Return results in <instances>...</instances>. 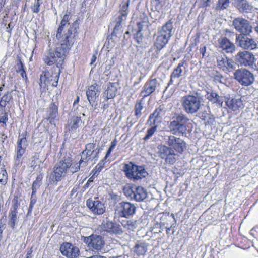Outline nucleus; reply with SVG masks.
I'll use <instances>...</instances> for the list:
<instances>
[{
    "instance_id": "40",
    "label": "nucleus",
    "mask_w": 258,
    "mask_h": 258,
    "mask_svg": "<svg viewBox=\"0 0 258 258\" xmlns=\"http://www.w3.org/2000/svg\"><path fill=\"white\" fill-rule=\"evenodd\" d=\"M158 125L159 124H153V125L151 126V128L147 130V134L143 138L144 140L147 141L149 140L151 136H153V135L157 131Z\"/></svg>"
},
{
    "instance_id": "61",
    "label": "nucleus",
    "mask_w": 258,
    "mask_h": 258,
    "mask_svg": "<svg viewBox=\"0 0 258 258\" xmlns=\"http://www.w3.org/2000/svg\"><path fill=\"white\" fill-rule=\"evenodd\" d=\"M200 53L202 54V56L204 57L205 56V53L206 51V46H204V47L201 48L200 49Z\"/></svg>"
},
{
    "instance_id": "35",
    "label": "nucleus",
    "mask_w": 258,
    "mask_h": 258,
    "mask_svg": "<svg viewBox=\"0 0 258 258\" xmlns=\"http://www.w3.org/2000/svg\"><path fill=\"white\" fill-rule=\"evenodd\" d=\"M199 117L204 121L205 124H213L215 122L214 116L206 112L199 113Z\"/></svg>"
},
{
    "instance_id": "27",
    "label": "nucleus",
    "mask_w": 258,
    "mask_h": 258,
    "mask_svg": "<svg viewBox=\"0 0 258 258\" xmlns=\"http://www.w3.org/2000/svg\"><path fill=\"white\" fill-rule=\"evenodd\" d=\"M58 106L57 102H52L47 109V119L52 124L55 125L58 119Z\"/></svg>"
},
{
    "instance_id": "53",
    "label": "nucleus",
    "mask_w": 258,
    "mask_h": 258,
    "mask_svg": "<svg viewBox=\"0 0 258 258\" xmlns=\"http://www.w3.org/2000/svg\"><path fill=\"white\" fill-rule=\"evenodd\" d=\"M40 182H38L36 180H35L33 183V184H32V196H33L36 193V190L37 189H38L40 187Z\"/></svg>"
},
{
    "instance_id": "56",
    "label": "nucleus",
    "mask_w": 258,
    "mask_h": 258,
    "mask_svg": "<svg viewBox=\"0 0 258 258\" xmlns=\"http://www.w3.org/2000/svg\"><path fill=\"white\" fill-rule=\"evenodd\" d=\"M111 68V66L106 67L105 70L104 72V74L106 76V80H108L109 78V76L111 73L110 69Z\"/></svg>"
},
{
    "instance_id": "49",
    "label": "nucleus",
    "mask_w": 258,
    "mask_h": 258,
    "mask_svg": "<svg viewBox=\"0 0 258 258\" xmlns=\"http://www.w3.org/2000/svg\"><path fill=\"white\" fill-rule=\"evenodd\" d=\"M6 215H4L0 219V234H2L3 230L6 228Z\"/></svg>"
},
{
    "instance_id": "60",
    "label": "nucleus",
    "mask_w": 258,
    "mask_h": 258,
    "mask_svg": "<svg viewBox=\"0 0 258 258\" xmlns=\"http://www.w3.org/2000/svg\"><path fill=\"white\" fill-rule=\"evenodd\" d=\"M12 24L13 23L12 22L9 23L8 27L6 28V31L8 32L9 33H10V34L11 33L12 29L13 28V25H12Z\"/></svg>"
},
{
    "instance_id": "62",
    "label": "nucleus",
    "mask_w": 258,
    "mask_h": 258,
    "mask_svg": "<svg viewBox=\"0 0 258 258\" xmlns=\"http://www.w3.org/2000/svg\"><path fill=\"white\" fill-rule=\"evenodd\" d=\"M211 0H203V7H207L210 6V2Z\"/></svg>"
},
{
    "instance_id": "48",
    "label": "nucleus",
    "mask_w": 258,
    "mask_h": 258,
    "mask_svg": "<svg viewBox=\"0 0 258 258\" xmlns=\"http://www.w3.org/2000/svg\"><path fill=\"white\" fill-rule=\"evenodd\" d=\"M19 206L20 204L18 203V200L16 199H14L12 200V206L10 209L9 212L17 213V209Z\"/></svg>"
},
{
    "instance_id": "21",
    "label": "nucleus",
    "mask_w": 258,
    "mask_h": 258,
    "mask_svg": "<svg viewBox=\"0 0 258 258\" xmlns=\"http://www.w3.org/2000/svg\"><path fill=\"white\" fill-rule=\"evenodd\" d=\"M60 251L63 255L68 258H76L80 255L78 247L69 242L63 243L60 245Z\"/></svg>"
},
{
    "instance_id": "44",
    "label": "nucleus",
    "mask_w": 258,
    "mask_h": 258,
    "mask_svg": "<svg viewBox=\"0 0 258 258\" xmlns=\"http://www.w3.org/2000/svg\"><path fill=\"white\" fill-rule=\"evenodd\" d=\"M18 146H17V149H24V150H25L26 147L27 146V140L26 138H19L18 140Z\"/></svg>"
},
{
    "instance_id": "29",
    "label": "nucleus",
    "mask_w": 258,
    "mask_h": 258,
    "mask_svg": "<svg viewBox=\"0 0 258 258\" xmlns=\"http://www.w3.org/2000/svg\"><path fill=\"white\" fill-rule=\"evenodd\" d=\"M72 15L71 13L68 10L66 11V14L63 16L60 24L57 29V33H56V38L57 39H62L64 35L67 33L66 32L64 34H62V32L64 29V28L68 25H70V23L69 21L71 19Z\"/></svg>"
},
{
    "instance_id": "38",
    "label": "nucleus",
    "mask_w": 258,
    "mask_h": 258,
    "mask_svg": "<svg viewBox=\"0 0 258 258\" xmlns=\"http://www.w3.org/2000/svg\"><path fill=\"white\" fill-rule=\"evenodd\" d=\"M18 223L17 213L9 212L8 214V225L13 229L15 228V226Z\"/></svg>"
},
{
    "instance_id": "25",
    "label": "nucleus",
    "mask_w": 258,
    "mask_h": 258,
    "mask_svg": "<svg viewBox=\"0 0 258 258\" xmlns=\"http://www.w3.org/2000/svg\"><path fill=\"white\" fill-rule=\"evenodd\" d=\"M234 6L242 13H254L257 9L246 0H234Z\"/></svg>"
},
{
    "instance_id": "7",
    "label": "nucleus",
    "mask_w": 258,
    "mask_h": 258,
    "mask_svg": "<svg viewBox=\"0 0 258 258\" xmlns=\"http://www.w3.org/2000/svg\"><path fill=\"white\" fill-rule=\"evenodd\" d=\"M173 22L169 20L158 30V36L155 42V46L158 51L168 43L173 35Z\"/></svg>"
},
{
    "instance_id": "43",
    "label": "nucleus",
    "mask_w": 258,
    "mask_h": 258,
    "mask_svg": "<svg viewBox=\"0 0 258 258\" xmlns=\"http://www.w3.org/2000/svg\"><path fill=\"white\" fill-rule=\"evenodd\" d=\"M25 152L24 149L17 150L16 156L15 157V164L19 165L22 163V157Z\"/></svg>"
},
{
    "instance_id": "42",
    "label": "nucleus",
    "mask_w": 258,
    "mask_h": 258,
    "mask_svg": "<svg viewBox=\"0 0 258 258\" xmlns=\"http://www.w3.org/2000/svg\"><path fill=\"white\" fill-rule=\"evenodd\" d=\"M143 109V106L142 104V101L136 103L135 106L134 110L135 112V116L137 118H139L141 115V111Z\"/></svg>"
},
{
    "instance_id": "9",
    "label": "nucleus",
    "mask_w": 258,
    "mask_h": 258,
    "mask_svg": "<svg viewBox=\"0 0 258 258\" xmlns=\"http://www.w3.org/2000/svg\"><path fill=\"white\" fill-rule=\"evenodd\" d=\"M115 215L118 217L130 218L136 213V205L130 202L121 201L114 208Z\"/></svg>"
},
{
    "instance_id": "15",
    "label": "nucleus",
    "mask_w": 258,
    "mask_h": 258,
    "mask_svg": "<svg viewBox=\"0 0 258 258\" xmlns=\"http://www.w3.org/2000/svg\"><path fill=\"white\" fill-rule=\"evenodd\" d=\"M162 83V80L159 78L151 79L147 81L143 87L140 96L145 98L151 95L156 90L159 91Z\"/></svg>"
},
{
    "instance_id": "26",
    "label": "nucleus",
    "mask_w": 258,
    "mask_h": 258,
    "mask_svg": "<svg viewBox=\"0 0 258 258\" xmlns=\"http://www.w3.org/2000/svg\"><path fill=\"white\" fill-rule=\"evenodd\" d=\"M116 83L108 82L103 93V97L107 101L109 99H113L116 96L118 88Z\"/></svg>"
},
{
    "instance_id": "36",
    "label": "nucleus",
    "mask_w": 258,
    "mask_h": 258,
    "mask_svg": "<svg viewBox=\"0 0 258 258\" xmlns=\"http://www.w3.org/2000/svg\"><path fill=\"white\" fill-rule=\"evenodd\" d=\"M47 75H49V72L48 70L43 71L42 74L40 75L39 84L41 87H45L47 83L52 81V79H50L49 77H47Z\"/></svg>"
},
{
    "instance_id": "33",
    "label": "nucleus",
    "mask_w": 258,
    "mask_h": 258,
    "mask_svg": "<svg viewBox=\"0 0 258 258\" xmlns=\"http://www.w3.org/2000/svg\"><path fill=\"white\" fill-rule=\"evenodd\" d=\"M82 123L81 117L75 116L72 117L69 122V131L71 132H76Z\"/></svg>"
},
{
    "instance_id": "64",
    "label": "nucleus",
    "mask_w": 258,
    "mask_h": 258,
    "mask_svg": "<svg viewBox=\"0 0 258 258\" xmlns=\"http://www.w3.org/2000/svg\"><path fill=\"white\" fill-rule=\"evenodd\" d=\"M19 73H20V74L23 78L25 79L26 80L27 79V75H26L25 70H23L22 71H20Z\"/></svg>"
},
{
    "instance_id": "50",
    "label": "nucleus",
    "mask_w": 258,
    "mask_h": 258,
    "mask_svg": "<svg viewBox=\"0 0 258 258\" xmlns=\"http://www.w3.org/2000/svg\"><path fill=\"white\" fill-rule=\"evenodd\" d=\"M109 196L111 200L114 201V208H115L116 205L120 202L119 201L121 200L120 197L113 193L109 194Z\"/></svg>"
},
{
    "instance_id": "34",
    "label": "nucleus",
    "mask_w": 258,
    "mask_h": 258,
    "mask_svg": "<svg viewBox=\"0 0 258 258\" xmlns=\"http://www.w3.org/2000/svg\"><path fill=\"white\" fill-rule=\"evenodd\" d=\"M183 62L179 63L177 67L173 70L170 76V79L168 84V86L173 84L175 81V79L179 78L181 76L182 73L181 67H183Z\"/></svg>"
},
{
    "instance_id": "31",
    "label": "nucleus",
    "mask_w": 258,
    "mask_h": 258,
    "mask_svg": "<svg viewBox=\"0 0 258 258\" xmlns=\"http://www.w3.org/2000/svg\"><path fill=\"white\" fill-rule=\"evenodd\" d=\"M226 103L228 107L234 111H237L240 108H242L243 106L242 102L240 99H228Z\"/></svg>"
},
{
    "instance_id": "45",
    "label": "nucleus",
    "mask_w": 258,
    "mask_h": 258,
    "mask_svg": "<svg viewBox=\"0 0 258 258\" xmlns=\"http://www.w3.org/2000/svg\"><path fill=\"white\" fill-rule=\"evenodd\" d=\"M236 64L231 59L228 58L225 66V70L229 71H234L236 69Z\"/></svg>"
},
{
    "instance_id": "58",
    "label": "nucleus",
    "mask_w": 258,
    "mask_h": 258,
    "mask_svg": "<svg viewBox=\"0 0 258 258\" xmlns=\"http://www.w3.org/2000/svg\"><path fill=\"white\" fill-rule=\"evenodd\" d=\"M171 217H172V218H173L174 219V223H175L176 222V220L175 218H174V215L173 213L171 214L170 216H169L168 214L163 215L162 217H161V219H163V220L168 219L169 218H170Z\"/></svg>"
},
{
    "instance_id": "37",
    "label": "nucleus",
    "mask_w": 258,
    "mask_h": 258,
    "mask_svg": "<svg viewBox=\"0 0 258 258\" xmlns=\"http://www.w3.org/2000/svg\"><path fill=\"white\" fill-rule=\"evenodd\" d=\"M138 224V221L134 220L123 221L121 222L123 227L130 231H134L137 227Z\"/></svg>"
},
{
    "instance_id": "17",
    "label": "nucleus",
    "mask_w": 258,
    "mask_h": 258,
    "mask_svg": "<svg viewBox=\"0 0 258 258\" xmlns=\"http://www.w3.org/2000/svg\"><path fill=\"white\" fill-rule=\"evenodd\" d=\"M206 98L208 100L207 107L210 109V106L213 105L214 107L221 108L223 103V97L219 95L218 92L212 89H208L206 91Z\"/></svg>"
},
{
    "instance_id": "19",
    "label": "nucleus",
    "mask_w": 258,
    "mask_h": 258,
    "mask_svg": "<svg viewBox=\"0 0 258 258\" xmlns=\"http://www.w3.org/2000/svg\"><path fill=\"white\" fill-rule=\"evenodd\" d=\"M234 58L236 62L244 66H252L255 60L254 55L247 51L239 52Z\"/></svg>"
},
{
    "instance_id": "11",
    "label": "nucleus",
    "mask_w": 258,
    "mask_h": 258,
    "mask_svg": "<svg viewBox=\"0 0 258 258\" xmlns=\"http://www.w3.org/2000/svg\"><path fill=\"white\" fill-rule=\"evenodd\" d=\"M83 242L87 244L89 251L95 252L101 251L104 246V238L100 235L92 234L90 236L83 237Z\"/></svg>"
},
{
    "instance_id": "57",
    "label": "nucleus",
    "mask_w": 258,
    "mask_h": 258,
    "mask_svg": "<svg viewBox=\"0 0 258 258\" xmlns=\"http://www.w3.org/2000/svg\"><path fill=\"white\" fill-rule=\"evenodd\" d=\"M4 113V115L2 117L0 116V123H3L6 125V122L8 121V117H7V113L5 112Z\"/></svg>"
},
{
    "instance_id": "5",
    "label": "nucleus",
    "mask_w": 258,
    "mask_h": 258,
    "mask_svg": "<svg viewBox=\"0 0 258 258\" xmlns=\"http://www.w3.org/2000/svg\"><path fill=\"white\" fill-rule=\"evenodd\" d=\"M189 121L187 116L182 113H175L171 117L168 128L174 135H184L187 131V124Z\"/></svg>"
},
{
    "instance_id": "59",
    "label": "nucleus",
    "mask_w": 258,
    "mask_h": 258,
    "mask_svg": "<svg viewBox=\"0 0 258 258\" xmlns=\"http://www.w3.org/2000/svg\"><path fill=\"white\" fill-rule=\"evenodd\" d=\"M115 147L110 146L108 149L106 155L104 157V159H106L110 155L111 152L114 149Z\"/></svg>"
},
{
    "instance_id": "24",
    "label": "nucleus",
    "mask_w": 258,
    "mask_h": 258,
    "mask_svg": "<svg viewBox=\"0 0 258 258\" xmlns=\"http://www.w3.org/2000/svg\"><path fill=\"white\" fill-rule=\"evenodd\" d=\"M102 228L103 231L110 234L121 235L123 232L121 226L116 222L112 221H106L103 223Z\"/></svg>"
},
{
    "instance_id": "6",
    "label": "nucleus",
    "mask_w": 258,
    "mask_h": 258,
    "mask_svg": "<svg viewBox=\"0 0 258 258\" xmlns=\"http://www.w3.org/2000/svg\"><path fill=\"white\" fill-rule=\"evenodd\" d=\"M101 150V148L95 143L86 144L85 150L82 152L81 158L79 162L80 167H85L89 161L95 163L98 160V154Z\"/></svg>"
},
{
    "instance_id": "28",
    "label": "nucleus",
    "mask_w": 258,
    "mask_h": 258,
    "mask_svg": "<svg viewBox=\"0 0 258 258\" xmlns=\"http://www.w3.org/2000/svg\"><path fill=\"white\" fill-rule=\"evenodd\" d=\"M148 244L143 241H138L132 249V252L135 258L144 256L148 250Z\"/></svg>"
},
{
    "instance_id": "16",
    "label": "nucleus",
    "mask_w": 258,
    "mask_h": 258,
    "mask_svg": "<svg viewBox=\"0 0 258 258\" xmlns=\"http://www.w3.org/2000/svg\"><path fill=\"white\" fill-rule=\"evenodd\" d=\"M124 192L126 197L137 202L143 201L147 197L146 190L141 186L125 188Z\"/></svg>"
},
{
    "instance_id": "41",
    "label": "nucleus",
    "mask_w": 258,
    "mask_h": 258,
    "mask_svg": "<svg viewBox=\"0 0 258 258\" xmlns=\"http://www.w3.org/2000/svg\"><path fill=\"white\" fill-rule=\"evenodd\" d=\"M228 58L227 57L218 56L217 58L218 67L222 69L223 70H225V66L227 62Z\"/></svg>"
},
{
    "instance_id": "8",
    "label": "nucleus",
    "mask_w": 258,
    "mask_h": 258,
    "mask_svg": "<svg viewBox=\"0 0 258 258\" xmlns=\"http://www.w3.org/2000/svg\"><path fill=\"white\" fill-rule=\"evenodd\" d=\"M123 171L126 177L134 181L141 179L148 175L144 166H138L132 162L124 164Z\"/></svg>"
},
{
    "instance_id": "32",
    "label": "nucleus",
    "mask_w": 258,
    "mask_h": 258,
    "mask_svg": "<svg viewBox=\"0 0 258 258\" xmlns=\"http://www.w3.org/2000/svg\"><path fill=\"white\" fill-rule=\"evenodd\" d=\"M13 90L11 91H7L4 95L0 98V108L2 111V113L5 112V107L6 105L10 102V100L12 99V93Z\"/></svg>"
},
{
    "instance_id": "63",
    "label": "nucleus",
    "mask_w": 258,
    "mask_h": 258,
    "mask_svg": "<svg viewBox=\"0 0 258 258\" xmlns=\"http://www.w3.org/2000/svg\"><path fill=\"white\" fill-rule=\"evenodd\" d=\"M93 182V177H90V178L88 179V180L87 182V183H86V184L85 185V187L86 188H88V187H89V185H90V183H91V182Z\"/></svg>"
},
{
    "instance_id": "14",
    "label": "nucleus",
    "mask_w": 258,
    "mask_h": 258,
    "mask_svg": "<svg viewBox=\"0 0 258 258\" xmlns=\"http://www.w3.org/2000/svg\"><path fill=\"white\" fill-rule=\"evenodd\" d=\"M250 34H236V43L238 46L246 50H252L257 48L256 40L249 37Z\"/></svg>"
},
{
    "instance_id": "2",
    "label": "nucleus",
    "mask_w": 258,
    "mask_h": 258,
    "mask_svg": "<svg viewBox=\"0 0 258 258\" xmlns=\"http://www.w3.org/2000/svg\"><path fill=\"white\" fill-rule=\"evenodd\" d=\"M166 145H161L159 148V156L165 159L166 163L174 164L176 161L177 154H181L186 149V144L182 139L174 135L167 136L165 137Z\"/></svg>"
},
{
    "instance_id": "47",
    "label": "nucleus",
    "mask_w": 258,
    "mask_h": 258,
    "mask_svg": "<svg viewBox=\"0 0 258 258\" xmlns=\"http://www.w3.org/2000/svg\"><path fill=\"white\" fill-rule=\"evenodd\" d=\"M41 4V0H35L34 4L31 6L32 11L33 13H38L40 11V7Z\"/></svg>"
},
{
    "instance_id": "3",
    "label": "nucleus",
    "mask_w": 258,
    "mask_h": 258,
    "mask_svg": "<svg viewBox=\"0 0 258 258\" xmlns=\"http://www.w3.org/2000/svg\"><path fill=\"white\" fill-rule=\"evenodd\" d=\"M80 169V166L77 163L73 166L72 155L70 153H61L59 160L53 168L50 174L51 182L57 183L60 181L70 172L74 174Z\"/></svg>"
},
{
    "instance_id": "20",
    "label": "nucleus",
    "mask_w": 258,
    "mask_h": 258,
    "mask_svg": "<svg viewBox=\"0 0 258 258\" xmlns=\"http://www.w3.org/2000/svg\"><path fill=\"white\" fill-rule=\"evenodd\" d=\"M166 108L164 104L159 105L154 112L151 114L147 120V124L149 126L153 124H159L162 121V117L165 115Z\"/></svg>"
},
{
    "instance_id": "4",
    "label": "nucleus",
    "mask_w": 258,
    "mask_h": 258,
    "mask_svg": "<svg viewBox=\"0 0 258 258\" xmlns=\"http://www.w3.org/2000/svg\"><path fill=\"white\" fill-rule=\"evenodd\" d=\"M203 98L201 94L196 92L190 95H186L181 99V106L183 110L187 114L197 113L203 105Z\"/></svg>"
},
{
    "instance_id": "22",
    "label": "nucleus",
    "mask_w": 258,
    "mask_h": 258,
    "mask_svg": "<svg viewBox=\"0 0 258 258\" xmlns=\"http://www.w3.org/2000/svg\"><path fill=\"white\" fill-rule=\"evenodd\" d=\"M99 95L98 85L95 83L89 86L86 91V96L90 105L94 108H96L98 104L97 98Z\"/></svg>"
},
{
    "instance_id": "39",
    "label": "nucleus",
    "mask_w": 258,
    "mask_h": 258,
    "mask_svg": "<svg viewBox=\"0 0 258 258\" xmlns=\"http://www.w3.org/2000/svg\"><path fill=\"white\" fill-rule=\"evenodd\" d=\"M229 0H218L215 9L216 10H223L229 7Z\"/></svg>"
},
{
    "instance_id": "30",
    "label": "nucleus",
    "mask_w": 258,
    "mask_h": 258,
    "mask_svg": "<svg viewBox=\"0 0 258 258\" xmlns=\"http://www.w3.org/2000/svg\"><path fill=\"white\" fill-rule=\"evenodd\" d=\"M219 47L227 53H232L235 51V45L227 37H224L218 40Z\"/></svg>"
},
{
    "instance_id": "23",
    "label": "nucleus",
    "mask_w": 258,
    "mask_h": 258,
    "mask_svg": "<svg viewBox=\"0 0 258 258\" xmlns=\"http://www.w3.org/2000/svg\"><path fill=\"white\" fill-rule=\"evenodd\" d=\"M149 22L148 18L145 17L144 20L137 23V29L135 37L138 43L142 42L144 34H147L149 33Z\"/></svg>"
},
{
    "instance_id": "55",
    "label": "nucleus",
    "mask_w": 258,
    "mask_h": 258,
    "mask_svg": "<svg viewBox=\"0 0 258 258\" xmlns=\"http://www.w3.org/2000/svg\"><path fill=\"white\" fill-rule=\"evenodd\" d=\"M139 118H132V117H128L127 118V125L129 127L132 126L135 123L137 122Z\"/></svg>"
},
{
    "instance_id": "54",
    "label": "nucleus",
    "mask_w": 258,
    "mask_h": 258,
    "mask_svg": "<svg viewBox=\"0 0 258 258\" xmlns=\"http://www.w3.org/2000/svg\"><path fill=\"white\" fill-rule=\"evenodd\" d=\"M106 159H104V158L102 160H101L100 162L96 165L95 167V170H96V172H100L101 170L102 169V168L104 167V165L105 164V160ZM96 172H95L96 173Z\"/></svg>"
},
{
    "instance_id": "52",
    "label": "nucleus",
    "mask_w": 258,
    "mask_h": 258,
    "mask_svg": "<svg viewBox=\"0 0 258 258\" xmlns=\"http://www.w3.org/2000/svg\"><path fill=\"white\" fill-rule=\"evenodd\" d=\"M33 196L32 195L31 198H30V202L29 207L28 208L27 215L30 214L32 212L34 205H35V204L36 202V199H35V198H33Z\"/></svg>"
},
{
    "instance_id": "18",
    "label": "nucleus",
    "mask_w": 258,
    "mask_h": 258,
    "mask_svg": "<svg viewBox=\"0 0 258 258\" xmlns=\"http://www.w3.org/2000/svg\"><path fill=\"white\" fill-rule=\"evenodd\" d=\"M86 206L95 214L101 215L106 210L104 204L99 200L98 197L88 199L86 201Z\"/></svg>"
},
{
    "instance_id": "46",
    "label": "nucleus",
    "mask_w": 258,
    "mask_h": 258,
    "mask_svg": "<svg viewBox=\"0 0 258 258\" xmlns=\"http://www.w3.org/2000/svg\"><path fill=\"white\" fill-rule=\"evenodd\" d=\"M7 179V173L4 166L0 169V183L4 184Z\"/></svg>"
},
{
    "instance_id": "1",
    "label": "nucleus",
    "mask_w": 258,
    "mask_h": 258,
    "mask_svg": "<svg viewBox=\"0 0 258 258\" xmlns=\"http://www.w3.org/2000/svg\"><path fill=\"white\" fill-rule=\"evenodd\" d=\"M78 28V23L77 21H76L70 26L62 39H58L60 45L56 47L55 51L49 50L46 53L43 58L44 62L47 65L51 66L56 63V66L53 67V69L55 71L57 70L54 76L55 82L52 84L53 86L56 87L58 85L59 75L61 72V69L63 68L62 64L66 54L74 43V37Z\"/></svg>"
},
{
    "instance_id": "13",
    "label": "nucleus",
    "mask_w": 258,
    "mask_h": 258,
    "mask_svg": "<svg viewBox=\"0 0 258 258\" xmlns=\"http://www.w3.org/2000/svg\"><path fill=\"white\" fill-rule=\"evenodd\" d=\"M232 25L240 33L239 34H250L252 32V27L250 22L241 17L234 18Z\"/></svg>"
},
{
    "instance_id": "12",
    "label": "nucleus",
    "mask_w": 258,
    "mask_h": 258,
    "mask_svg": "<svg viewBox=\"0 0 258 258\" xmlns=\"http://www.w3.org/2000/svg\"><path fill=\"white\" fill-rule=\"evenodd\" d=\"M233 78L241 85L244 86L250 85L254 80L253 74L245 69L236 70L234 73Z\"/></svg>"
},
{
    "instance_id": "10",
    "label": "nucleus",
    "mask_w": 258,
    "mask_h": 258,
    "mask_svg": "<svg viewBox=\"0 0 258 258\" xmlns=\"http://www.w3.org/2000/svg\"><path fill=\"white\" fill-rule=\"evenodd\" d=\"M130 4V0L126 2H122L120 4V10H119L120 15L118 16V21H117L116 24L114 28L113 32L111 35L108 36L107 37L108 40L112 38V37L115 36L119 38L121 36L122 31L120 30L121 23L126 19L127 15L128 13V6Z\"/></svg>"
},
{
    "instance_id": "51",
    "label": "nucleus",
    "mask_w": 258,
    "mask_h": 258,
    "mask_svg": "<svg viewBox=\"0 0 258 258\" xmlns=\"http://www.w3.org/2000/svg\"><path fill=\"white\" fill-rule=\"evenodd\" d=\"M17 60L18 62L17 64L16 71L18 73L20 71L24 70V66L20 57H18Z\"/></svg>"
}]
</instances>
